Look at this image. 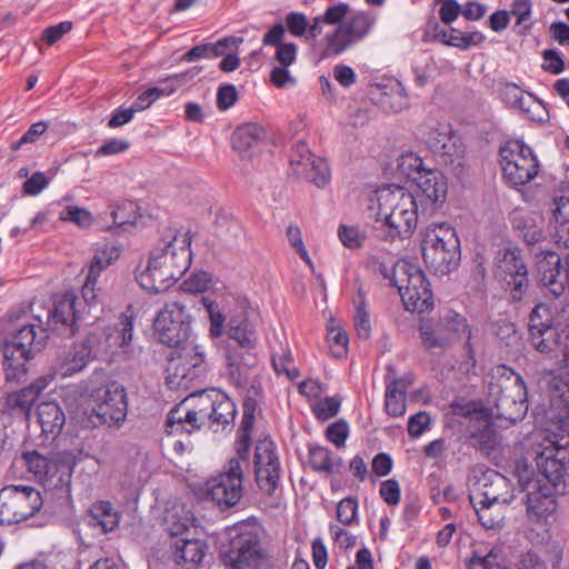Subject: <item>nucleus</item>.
<instances>
[{"label":"nucleus","instance_id":"1","mask_svg":"<svg viewBox=\"0 0 569 569\" xmlns=\"http://www.w3.org/2000/svg\"><path fill=\"white\" fill-rule=\"evenodd\" d=\"M377 201L379 237L387 241L409 238L418 222L417 198L403 187L392 184L377 191Z\"/></svg>","mask_w":569,"mask_h":569},{"label":"nucleus","instance_id":"2","mask_svg":"<svg viewBox=\"0 0 569 569\" xmlns=\"http://www.w3.org/2000/svg\"><path fill=\"white\" fill-rule=\"evenodd\" d=\"M177 231L168 229L162 246L154 248L143 270L137 271L139 284L150 292H162L177 282L188 269L189 250L176 247Z\"/></svg>","mask_w":569,"mask_h":569},{"label":"nucleus","instance_id":"3","mask_svg":"<svg viewBox=\"0 0 569 569\" xmlns=\"http://www.w3.org/2000/svg\"><path fill=\"white\" fill-rule=\"evenodd\" d=\"M47 339V330L40 325L39 319L24 320L6 337L1 350L7 382L26 381L27 363L44 348Z\"/></svg>","mask_w":569,"mask_h":569},{"label":"nucleus","instance_id":"4","mask_svg":"<svg viewBox=\"0 0 569 569\" xmlns=\"http://www.w3.org/2000/svg\"><path fill=\"white\" fill-rule=\"evenodd\" d=\"M488 396L500 418L515 423L527 415V387L522 377L511 368H497L488 382Z\"/></svg>","mask_w":569,"mask_h":569},{"label":"nucleus","instance_id":"5","mask_svg":"<svg viewBox=\"0 0 569 569\" xmlns=\"http://www.w3.org/2000/svg\"><path fill=\"white\" fill-rule=\"evenodd\" d=\"M421 250L425 263L436 274H448L460 263V240L449 223L428 226L422 232Z\"/></svg>","mask_w":569,"mask_h":569},{"label":"nucleus","instance_id":"6","mask_svg":"<svg viewBox=\"0 0 569 569\" xmlns=\"http://www.w3.org/2000/svg\"><path fill=\"white\" fill-rule=\"evenodd\" d=\"M152 329L157 340L169 348L186 349L196 345L192 340V317L177 301L166 303L156 313Z\"/></svg>","mask_w":569,"mask_h":569},{"label":"nucleus","instance_id":"7","mask_svg":"<svg viewBox=\"0 0 569 569\" xmlns=\"http://www.w3.org/2000/svg\"><path fill=\"white\" fill-rule=\"evenodd\" d=\"M408 164L410 171L407 172L412 177L417 186V202L420 203L421 212L433 211L439 204L447 199L448 184L445 176L433 169H427L420 157L409 153L402 158L401 167Z\"/></svg>","mask_w":569,"mask_h":569},{"label":"nucleus","instance_id":"8","mask_svg":"<svg viewBox=\"0 0 569 569\" xmlns=\"http://www.w3.org/2000/svg\"><path fill=\"white\" fill-rule=\"evenodd\" d=\"M376 23L375 17L368 11L349 12L345 22L328 32L320 59L338 57L353 44L363 40Z\"/></svg>","mask_w":569,"mask_h":569},{"label":"nucleus","instance_id":"9","mask_svg":"<svg viewBox=\"0 0 569 569\" xmlns=\"http://www.w3.org/2000/svg\"><path fill=\"white\" fill-rule=\"evenodd\" d=\"M43 505L38 489L31 486L10 485L0 490V523L17 525L34 516Z\"/></svg>","mask_w":569,"mask_h":569},{"label":"nucleus","instance_id":"10","mask_svg":"<svg viewBox=\"0 0 569 569\" xmlns=\"http://www.w3.org/2000/svg\"><path fill=\"white\" fill-rule=\"evenodd\" d=\"M180 350L178 357L169 361L166 382L170 389L189 390L196 387L207 372L206 355L201 345H192Z\"/></svg>","mask_w":569,"mask_h":569},{"label":"nucleus","instance_id":"11","mask_svg":"<svg viewBox=\"0 0 569 569\" xmlns=\"http://www.w3.org/2000/svg\"><path fill=\"white\" fill-rule=\"evenodd\" d=\"M569 331V303L562 307L557 322L553 321L550 307L546 303L535 306L529 316V341L541 353H549L558 346V327Z\"/></svg>","mask_w":569,"mask_h":569},{"label":"nucleus","instance_id":"12","mask_svg":"<svg viewBox=\"0 0 569 569\" xmlns=\"http://www.w3.org/2000/svg\"><path fill=\"white\" fill-rule=\"evenodd\" d=\"M500 166L503 178L515 188L531 181L539 171L532 150L519 140L508 141L500 148Z\"/></svg>","mask_w":569,"mask_h":569},{"label":"nucleus","instance_id":"13","mask_svg":"<svg viewBox=\"0 0 569 569\" xmlns=\"http://www.w3.org/2000/svg\"><path fill=\"white\" fill-rule=\"evenodd\" d=\"M204 492L220 509L234 507L243 497V471L240 460L231 458L218 475L204 483Z\"/></svg>","mask_w":569,"mask_h":569},{"label":"nucleus","instance_id":"14","mask_svg":"<svg viewBox=\"0 0 569 569\" xmlns=\"http://www.w3.org/2000/svg\"><path fill=\"white\" fill-rule=\"evenodd\" d=\"M520 482L526 492L525 506L528 522L545 528L547 532L558 510L556 488L541 483L540 479L520 480Z\"/></svg>","mask_w":569,"mask_h":569},{"label":"nucleus","instance_id":"15","mask_svg":"<svg viewBox=\"0 0 569 569\" xmlns=\"http://www.w3.org/2000/svg\"><path fill=\"white\" fill-rule=\"evenodd\" d=\"M253 466L259 489L268 496L274 495L280 487L282 469L277 446L270 438L257 442Z\"/></svg>","mask_w":569,"mask_h":569},{"label":"nucleus","instance_id":"16","mask_svg":"<svg viewBox=\"0 0 569 569\" xmlns=\"http://www.w3.org/2000/svg\"><path fill=\"white\" fill-rule=\"evenodd\" d=\"M260 551L258 528L242 523L234 528V535L230 539L229 549L222 555V560L227 567L243 569L260 558Z\"/></svg>","mask_w":569,"mask_h":569},{"label":"nucleus","instance_id":"17","mask_svg":"<svg viewBox=\"0 0 569 569\" xmlns=\"http://www.w3.org/2000/svg\"><path fill=\"white\" fill-rule=\"evenodd\" d=\"M94 402L93 412L99 423L112 425L122 422L128 412L124 388L117 381L102 385L91 392Z\"/></svg>","mask_w":569,"mask_h":569},{"label":"nucleus","instance_id":"18","mask_svg":"<svg viewBox=\"0 0 569 569\" xmlns=\"http://www.w3.org/2000/svg\"><path fill=\"white\" fill-rule=\"evenodd\" d=\"M496 276L509 289L513 300H520L528 289V269L518 249H500L496 257Z\"/></svg>","mask_w":569,"mask_h":569},{"label":"nucleus","instance_id":"19","mask_svg":"<svg viewBox=\"0 0 569 569\" xmlns=\"http://www.w3.org/2000/svg\"><path fill=\"white\" fill-rule=\"evenodd\" d=\"M538 473L542 476L552 488L569 485V447L550 443L536 457Z\"/></svg>","mask_w":569,"mask_h":569},{"label":"nucleus","instance_id":"20","mask_svg":"<svg viewBox=\"0 0 569 569\" xmlns=\"http://www.w3.org/2000/svg\"><path fill=\"white\" fill-rule=\"evenodd\" d=\"M191 399H184L174 406L167 416L168 433H192L207 428L201 396L191 393Z\"/></svg>","mask_w":569,"mask_h":569},{"label":"nucleus","instance_id":"21","mask_svg":"<svg viewBox=\"0 0 569 569\" xmlns=\"http://www.w3.org/2000/svg\"><path fill=\"white\" fill-rule=\"evenodd\" d=\"M187 532L186 523H174L169 528V533L173 539L171 542L172 557L182 569H199L208 546L203 540L188 538Z\"/></svg>","mask_w":569,"mask_h":569},{"label":"nucleus","instance_id":"22","mask_svg":"<svg viewBox=\"0 0 569 569\" xmlns=\"http://www.w3.org/2000/svg\"><path fill=\"white\" fill-rule=\"evenodd\" d=\"M513 499V487L500 472L489 470L478 480L477 488L470 495L472 506L507 505Z\"/></svg>","mask_w":569,"mask_h":569},{"label":"nucleus","instance_id":"23","mask_svg":"<svg viewBox=\"0 0 569 569\" xmlns=\"http://www.w3.org/2000/svg\"><path fill=\"white\" fill-rule=\"evenodd\" d=\"M405 308L412 312H426L433 307V297L430 283L421 269L413 264L403 282L398 287Z\"/></svg>","mask_w":569,"mask_h":569},{"label":"nucleus","instance_id":"24","mask_svg":"<svg viewBox=\"0 0 569 569\" xmlns=\"http://www.w3.org/2000/svg\"><path fill=\"white\" fill-rule=\"evenodd\" d=\"M22 460L27 470L40 481H47L54 477L61 469L71 470L74 461L70 452H53L42 453L33 449L23 451Z\"/></svg>","mask_w":569,"mask_h":569},{"label":"nucleus","instance_id":"25","mask_svg":"<svg viewBox=\"0 0 569 569\" xmlns=\"http://www.w3.org/2000/svg\"><path fill=\"white\" fill-rule=\"evenodd\" d=\"M200 396L207 428L217 432L233 423L237 409L231 398L216 389L201 391Z\"/></svg>","mask_w":569,"mask_h":569},{"label":"nucleus","instance_id":"26","mask_svg":"<svg viewBox=\"0 0 569 569\" xmlns=\"http://www.w3.org/2000/svg\"><path fill=\"white\" fill-rule=\"evenodd\" d=\"M43 388V385L34 382L18 391L8 393L0 410L2 423L11 422L13 419L27 420L32 406L38 400Z\"/></svg>","mask_w":569,"mask_h":569},{"label":"nucleus","instance_id":"27","mask_svg":"<svg viewBox=\"0 0 569 569\" xmlns=\"http://www.w3.org/2000/svg\"><path fill=\"white\" fill-rule=\"evenodd\" d=\"M536 264L542 284L556 298L563 295L561 282L563 263L560 256L552 250H541L536 253Z\"/></svg>","mask_w":569,"mask_h":569},{"label":"nucleus","instance_id":"28","mask_svg":"<svg viewBox=\"0 0 569 569\" xmlns=\"http://www.w3.org/2000/svg\"><path fill=\"white\" fill-rule=\"evenodd\" d=\"M509 219L513 231L527 244L533 246L545 239V220L541 214L516 208L511 211Z\"/></svg>","mask_w":569,"mask_h":569},{"label":"nucleus","instance_id":"29","mask_svg":"<svg viewBox=\"0 0 569 569\" xmlns=\"http://www.w3.org/2000/svg\"><path fill=\"white\" fill-rule=\"evenodd\" d=\"M257 363V357L251 350L228 348L226 351L227 375L238 388H246L250 383L252 368Z\"/></svg>","mask_w":569,"mask_h":569},{"label":"nucleus","instance_id":"30","mask_svg":"<svg viewBox=\"0 0 569 569\" xmlns=\"http://www.w3.org/2000/svg\"><path fill=\"white\" fill-rule=\"evenodd\" d=\"M134 312L131 306L123 311L112 326H108L100 330V337H106L113 352L120 348L124 352L130 346L133 338Z\"/></svg>","mask_w":569,"mask_h":569},{"label":"nucleus","instance_id":"31","mask_svg":"<svg viewBox=\"0 0 569 569\" xmlns=\"http://www.w3.org/2000/svg\"><path fill=\"white\" fill-rule=\"evenodd\" d=\"M91 360L89 345H83L82 341L73 343L58 357L54 367L56 372L64 378L70 377L82 371Z\"/></svg>","mask_w":569,"mask_h":569},{"label":"nucleus","instance_id":"32","mask_svg":"<svg viewBox=\"0 0 569 569\" xmlns=\"http://www.w3.org/2000/svg\"><path fill=\"white\" fill-rule=\"evenodd\" d=\"M284 34V24L276 23L262 37V44L274 47V61L283 67H290L297 59L298 48L293 42H283Z\"/></svg>","mask_w":569,"mask_h":569},{"label":"nucleus","instance_id":"33","mask_svg":"<svg viewBox=\"0 0 569 569\" xmlns=\"http://www.w3.org/2000/svg\"><path fill=\"white\" fill-rule=\"evenodd\" d=\"M76 303L77 296L73 292H64L56 297L53 309L49 313L52 325L56 327L60 325L66 328L70 336H73L77 331L78 312Z\"/></svg>","mask_w":569,"mask_h":569},{"label":"nucleus","instance_id":"34","mask_svg":"<svg viewBox=\"0 0 569 569\" xmlns=\"http://www.w3.org/2000/svg\"><path fill=\"white\" fill-rule=\"evenodd\" d=\"M387 370L392 375V378L389 376L386 377V412L391 417H401L406 412L407 385L396 377V369L393 366L389 365Z\"/></svg>","mask_w":569,"mask_h":569},{"label":"nucleus","instance_id":"35","mask_svg":"<svg viewBox=\"0 0 569 569\" xmlns=\"http://www.w3.org/2000/svg\"><path fill=\"white\" fill-rule=\"evenodd\" d=\"M37 415L43 433L57 437L61 432L66 423V416L57 402H41L38 406Z\"/></svg>","mask_w":569,"mask_h":569},{"label":"nucleus","instance_id":"36","mask_svg":"<svg viewBox=\"0 0 569 569\" xmlns=\"http://www.w3.org/2000/svg\"><path fill=\"white\" fill-rule=\"evenodd\" d=\"M238 317H231L228 323L229 337L237 341L244 350H252L256 346L257 337L253 326L247 317L244 307L240 308Z\"/></svg>","mask_w":569,"mask_h":569},{"label":"nucleus","instance_id":"37","mask_svg":"<svg viewBox=\"0 0 569 569\" xmlns=\"http://www.w3.org/2000/svg\"><path fill=\"white\" fill-rule=\"evenodd\" d=\"M242 38L226 37L219 39L214 43H201L192 47L186 53L182 54L181 61L193 62L200 59H214L224 56L228 47L237 43H241Z\"/></svg>","mask_w":569,"mask_h":569},{"label":"nucleus","instance_id":"38","mask_svg":"<svg viewBox=\"0 0 569 569\" xmlns=\"http://www.w3.org/2000/svg\"><path fill=\"white\" fill-rule=\"evenodd\" d=\"M309 465L312 470L331 476L340 472L343 461L342 458L332 453L326 447L315 446L309 448Z\"/></svg>","mask_w":569,"mask_h":569},{"label":"nucleus","instance_id":"39","mask_svg":"<svg viewBox=\"0 0 569 569\" xmlns=\"http://www.w3.org/2000/svg\"><path fill=\"white\" fill-rule=\"evenodd\" d=\"M266 137V130L258 123L239 126L231 137L232 148L239 153H246L257 147Z\"/></svg>","mask_w":569,"mask_h":569},{"label":"nucleus","instance_id":"40","mask_svg":"<svg viewBox=\"0 0 569 569\" xmlns=\"http://www.w3.org/2000/svg\"><path fill=\"white\" fill-rule=\"evenodd\" d=\"M120 520V513L109 501H99L91 506L89 510V525L94 528H101L103 532L114 530Z\"/></svg>","mask_w":569,"mask_h":569},{"label":"nucleus","instance_id":"41","mask_svg":"<svg viewBox=\"0 0 569 569\" xmlns=\"http://www.w3.org/2000/svg\"><path fill=\"white\" fill-rule=\"evenodd\" d=\"M350 6L346 2H337L326 9L322 14L316 16L309 26V37L316 38L322 32V24L339 26L347 19Z\"/></svg>","mask_w":569,"mask_h":569},{"label":"nucleus","instance_id":"42","mask_svg":"<svg viewBox=\"0 0 569 569\" xmlns=\"http://www.w3.org/2000/svg\"><path fill=\"white\" fill-rule=\"evenodd\" d=\"M120 257V249L113 243L97 244L91 259L88 273L91 278L99 277L100 273L111 266Z\"/></svg>","mask_w":569,"mask_h":569},{"label":"nucleus","instance_id":"43","mask_svg":"<svg viewBox=\"0 0 569 569\" xmlns=\"http://www.w3.org/2000/svg\"><path fill=\"white\" fill-rule=\"evenodd\" d=\"M555 240L559 244L569 247V198L560 197L555 201Z\"/></svg>","mask_w":569,"mask_h":569},{"label":"nucleus","instance_id":"44","mask_svg":"<svg viewBox=\"0 0 569 569\" xmlns=\"http://www.w3.org/2000/svg\"><path fill=\"white\" fill-rule=\"evenodd\" d=\"M254 425V407L244 403L241 425L238 430V439L236 442L237 452L240 458L247 459L249 448L251 445V431Z\"/></svg>","mask_w":569,"mask_h":569},{"label":"nucleus","instance_id":"45","mask_svg":"<svg viewBox=\"0 0 569 569\" xmlns=\"http://www.w3.org/2000/svg\"><path fill=\"white\" fill-rule=\"evenodd\" d=\"M378 104L385 112L398 113L409 106V100L403 87L396 83L380 94Z\"/></svg>","mask_w":569,"mask_h":569},{"label":"nucleus","instance_id":"46","mask_svg":"<svg viewBox=\"0 0 569 569\" xmlns=\"http://www.w3.org/2000/svg\"><path fill=\"white\" fill-rule=\"evenodd\" d=\"M470 443L473 448L490 453L498 443L497 430L489 421H483L470 432Z\"/></svg>","mask_w":569,"mask_h":569},{"label":"nucleus","instance_id":"47","mask_svg":"<svg viewBox=\"0 0 569 569\" xmlns=\"http://www.w3.org/2000/svg\"><path fill=\"white\" fill-rule=\"evenodd\" d=\"M412 267L413 263L406 260L390 261V263L386 261L375 262V270L389 280V283L397 289Z\"/></svg>","mask_w":569,"mask_h":569},{"label":"nucleus","instance_id":"48","mask_svg":"<svg viewBox=\"0 0 569 569\" xmlns=\"http://www.w3.org/2000/svg\"><path fill=\"white\" fill-rule=\"evenodd\" d=\"M425 142L433 153L439 156L452 157L456 152L453 137L439 129H430Z\"/></svg>","mask_w":569,"mask_h":569},{"label":"nucleus","instance_id":"49","mask_svg":"<svg viewBox=\"0 0 569 569\" xmlns=\"http://www.w3.org/2000/svg\"><path fill=\"white\" fill-rule=\"evenodd\" d=\"M419 333L426 349H445L451 343V337L437 336V327L432 319H422Z\"/></svg>","mask_w":569,"mask_h":569},{"label":"nucleus","instance_id":"50","mask_svg":"<svg viewBox=\"0 0 569 569\" xmlns=\"http://www.w3.org/2000/svg\"><path fill=\"white\" fill-rule=\"evenodd\" d=\"M527 96L528 102H526V107L520 116L538 124L548 123L550 113L547 104L532 92H527Z\"/></svg>","mask_w":569,"mask_h":569},{"label":"nucleus","instance_id":"51","mask_svg":"<svg viewBox=\"0 0 569 569\" xmlns=\"http://www.w3.org/2000/svg\"><path fill=\"white\" fill-rule=\"evenodd\" d=\"M299 177L323 188L330 180V170L327 163L321 159H316L307 163L306 168H299Z\"/></svg>","mask_w":569,"mask_h":569},{"label":"nucleus","instance_id":"52","mask_svg":"<svg viewBox=\"0 0 569 569\" xmlns=\"http://www.w3.org/2000/svg\"><path fill=\"white\" fill-rule=\"evenodd\" d=\"M359 299L355 302V329L361 339H368L371 332L370 316L367 310L366 298L362 290L358 292Z\"/></svg>","mask_w":569,"mask_h":569},{"label":"nucleus","instance_id":"53","mask_svg":"<svg viewBox=\"0 0 569 569\" xmlns=\"http://www.w3.org/2000/svg\"><path fill=\"white\" fill-rule=\"evenodd\" d=\"M483 41L485 36L480 31L463 33L456 28H450L449 39L445 41V44L460 50H467L470 47L482 43Z\"/></svg>","mask_w":569,"mask_h":569},{"label":"nucleus","instance_id":"54","mask_svg":"<svg viewBox=\"0 0 569 569\" xmlns=\"http://www.w3.org/2000/svg\"><path fill=\"white\" fill-rule=\"evenodd\" d=\"M446 328L451 335V341L460 338H467V345L470 346L469 341L471 338V329L467 322V319L455 311H448L443 317Z\"/></svg>","mask_w":569,"mask_h":569},{"label":"nucleus","instance_id":"55","mask_svg":"<svg viewBox=\"0 0 569 569\" xmlns=\"http://www.w3.org/2000/svg\"><path fill=\"white\" fill-rule=\"evenodd\" d=\"M271 362L277 375H286L291 381L299 377V370L293 363L290 351L283 350L279 355H273Z\"/></svg>","mask_w":569,"mask_h":569},{"label":"nucleus","instance_id":"56","mask_svg":"<svg viewBox=\"0 0 569 569\" xmlns=\"http://www.w3.org/2000/svg\"><path fill=\"white\" fill-rule=\"evenodd\" d=\"M550 411L555 419L565 421L569 419V387L560 391L557 389L550 398Z\"/></svg>","mask_w":569,"mask_h":569},{"label":"nucleus","instance_id":"57","mask_svg":"<svg viewBox=\"0 0 569 569\" xmlns=\"http://www.w3.org/2000/svg\"><path fill=\"white\" fill-rule=\"evenodd\" d=\"M177 91L176 86L152 87L141 92L136 99V109H148L161 96H170Z\"/></svg>","mask_w":569,"mask_h":569},{"label":"nucleus","instance_id":"58","mask_svg":"<svg viewBox=\"0 0 569 569\" xmlns=\"http://www.w3.org/2000/svg\"><path fill=\"white\" fill-rule=\"evenodd\" d=\"M468 569H508V568L501 561L500 557L493 550H490L486 556H481L477 551H475L472 557L468 561Z\"/></svg>","mask_w":569,"mask_h":569},{"label":"nucleus","instance_id":"59","mask_svg":"<svg viewBox=\"0 0 569 569\" xmlns=\"http://www.w3.org/2000/svg\"><path fill=\"white\" fill-rule=\"evenodd\" d=\"M60 220L69 221L78 227L86 228L92 223V214L84 208L67 206L59 213Z\"/></svg>","mask_w":569,"mask_h":569},{"label":"nucleus","instance_id":"60","mask_svg":"<svg viewBox=\"0 0 569 569\" xmlns=\"http://www.w3.org/2000/svg\"><path fill=\"white\" fill-rule=\"evenodd\" d=\"M202 301L211 321L210 335L218 338L223 332L226 317L220 311L219 305L216 301L210 300L209 298H202Z\"/></svg>","mask_w":569,"mask_h":569},{"label":"nucleus","instance_id":"61","mask_svg":"<svg viewBox=\"0 0 569 569\" xmlns=\"http://www.w3.org/2000/svg\"><path fill=\"white\" fill-rule=\"evenodd\" d=\"M341 398L339 396L327 397L320 400L312 409L319 420H329L335 417L340 409Z\"/></svg>","mask_w":569,"mask_h":569},{"label":"nucleus","instance_id":"62","mask_svg":"<svg viewBox=\"0 0 569 569\" xmlns=\"http://www.w3.org/2000/svg\"><path fill=\"white\" fill-rule=\"evenodd\" d=\"M358 515V501L353 497H347L342 499L337 506V518L338 520L346 525L350 526L357 522Z\"/></svg>","mask_w":569,"mask_h":569},{"label":"nucleus","instance_id":"63","mask_svg":"<svg viewBox=\"0 0 569 569\" xmlns=\"http://www.w3.org/2000/svg\"><path fill=\"white\" fill-rule=\"evenodd\" d=\"M309 26L308 19L305 13L291 11L286 16V28L289 33L293 37H303L307 33L309 34Z\"/></svg>","mask_w":569,"mask_h":569},{"label":"nucleus","instance_id":"64","mask_svg":"<svg viewBox=\"0 0 569 569\" xmlns=\"http://www.w3.org/2000/svg\"><path fill=\"white\" fill-rule=\"evenodd\" d=\"M313 154L309 151L305 143H297L290 153L289 161L291 169L299 177V168H306L307 163L313 160Z\"/></svg>","mask_w":569,"mask_h":569}]
</instances>
